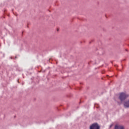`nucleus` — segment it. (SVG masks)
I'll use <instances>...</instances> for the list:
<instances>
[{"label": "nucleus", "instance_id": "1", "mask_svg": "<svg viewBox=\"0 0 129 129\" xmlns=\"http://www.w3.org/2000/svg\"><path fill=\"white\" fill-rule=\"evenodd\" d=\"M128 97V95L125 92H122L119 94V99L122 102V101H124L126 98Z\"/></svg>", "mask_w": 129, "mask_h": 129}, {"label": "nucleus", "instance_id": "2", "mask_svg": "<svg viewBox=\"0 0 129 129\" xmlns=\"http://www.w3.org/2000/svg\"><path fill=\"white\" fill-rule=\"evenodd\" d=\"M90 129H100V126L97 123H94L90 126Z\"/></svg>", "mask_w": 129, "mask_h": 129}, {"label": "nucleus", "instance_id": "3", "mask_svg": "<svg viewBox=\"0 0 129 129\" xmlns=\"http://www.w3.org/2000/svg\"><path fill=\"white\" fill-rule=\"evenodd\" d=\"M114 129H124V127L121 125L116 124L115 125Z\"/></svg>", "mask_w": 129, "mask_h": 129}, {"label": "nucleus", "instance_id": "4", "mask_svg": "<svg viewBox=\"0 0 129 129\" xmlns=\"http://www.w3.org/2000/svg\"><path fill=\"white\" fill-rule=\"evenodd\" d=\"M124 106L126 108L129 107V100L126 101L124 102Z\"/></svg>", "mask_w": 129, "mask_h": 129}, {"label": "nucleus", "instance_id": "5", "mask_svg": "<svg viewBox=\"0 0 129 129\" xmlns=\"http://www.w3.org/2000/svg\"><path fill=\"white\" fill-rule=\"evenodd\" d=\"M113 126V124H110L109 126V128H111V127H112Z\"/></svg>", "mask_w": 129, "mask_h": 129}]
</instances>
